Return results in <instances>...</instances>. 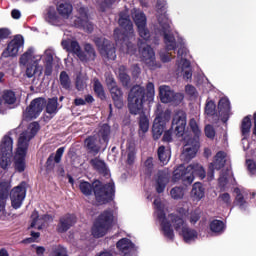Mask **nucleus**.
Returning a JSON list of instances; mask_svg holds the SVG:
<instances>
[{
  "label": "nucleus",
  "mask_w": 256,
  "mask_h": 256,
  "mask_svg": "<svg viewBox=\"0 0 256 256\" xmlns=\"http://www.w3.org/2000/svg\"><path fill=\"white\" fill-rule=\"evenodd\" d=\"M185 91L187 95H190L191 97L195 96V94L197 93V90L192 85H187Z\"/></svg>",
  "instance_id": "4d7b16f0"
},
{
  "label": "nucleus",
  "mask_w": 256,
  "mask_h": 256,
  "mask_svg": "<svg viewBox=\"0 0 256 256\" xmlns=\"http://www.w3.org/2000/svg\"><path fill=\"white\" fill-rule=\"evenodd\" d=\"M159 91L162 103H180L183 101V94H175L169 86H160Z\"/></svg>",
  "instance_id": "412c9836"
},
{
  "label": "nucleus",
  "mask_w": 256,
  "mask_h": 256,
  "mask_svg": "<svg viewBox=\"0 0 256 256\" xmlns=\"http://www.w3.org/2000/svg\"><path fill=\"white\" fill-rule=\"evenodd\" d=\"M163 140L164 141H171V131H167V132L164 133Z\"/></svg>",
  "instance_id": "69168bd1"
},
{
  "label": "nucleus",
  "mask_w": 256,
  "mask_h": 256,
  "mask_svg": "<svg viewBox=\"0 0 256 256\" xmlns=\"http://www.w3.org/2000/svg\"><path fill=\"white\" fill-rule=\"evenodd\" d=\"M75 222H76V218L74 215H66L62 217L60 219L58 231H60V233L67 231L70 227H73V225H75Z\"/></svg>",
  "instance_id": "c85d7f7f"
},
{
  "label": "nucleus",
  "mask_w": 256,
  "mask_h": 256,
  "mask_svg": "<svg viewBox=\"0 0 256 256\" xmlns=\"http://www.w3.org/2000/svg\"><path fill=\"white\" fill-rule=\"evenodd\" d=\"M26 195L27 190H25V186H23V184L16 186L11 190L10 199L13 209H19L23 205Z\"/></svg>",
  "instance_id": "6ab92c4d"
},
{
  "label": "nucleus",
  "mask_w": 256,
  "mask_h": 256,
  "mask_svg": "<svg viewBox=\"0 0 256 256\" xmlns=\"http://www.w3.org/2000/svg\"><path fill=\"white\" fill-rule=\"evenodd\" d=\"M38 131L39 124L37 122L31 123L27 131L21 133L18 138V144L14 155V165L16 171L19 173L25 171V157L27 156L29 141L35 137Z\"/></svg>",
  "instance_id": "20e7f679"
},
{
  "label": "nucleus",
  "mask_w": 256,
  "mask_h": 256,
  "mask_svg": "<svg viewBox=\"0 0 256 256\" xmlns=\"http://www.w3.org/2000/svg\"><path fill=\"white\" fill-rule=\"evenodd\" d=\"M154 207L155 214L158 217V221H160L162 232L167 239H173V237H175L173 227L175 231L183 237L185 243H191L197 239V231L190 229L187 227V224H185L184 219L187 217L189 210L182 208L179 210L181 216L169 215L165 217V203L159 198L154 200Z\"/></svg>",
  "instance_id": "f257e3e1"
},
{
  "label": "nucleus",
  "mask_w": 256,
  "mask_h": 256,
  "mask_svg": "<svg viewBox=\"0 0 256 256\" xmlns=\"http://www.w3.org/2000/svg\"><path fill=\"white\" fill-rule=\"evenodd\" d=\"M139 135H145L149 131V118L141 116L139 121Z\"/></svg>",
  "instance_id": "e433bc0d"
},
{
  "label": "nucleus",
  "mask_w": 256,
  "mask_h": 256,
  "mask_svg": "<svg viewBox=\"0 0 256 256\" xmlns=\"http://www.w3.org/2000/svg\"><path fill=\"white\" fill-rule=\"evenodd\" d=\"M218 109L220 113H224V114L229 113V111H231V103L229 102V99L227 98L220 99L218 104Z\"/></svg>",
  "instance_id": "4c0bfd02"
},
{
  "label": "nucleus",
  "mask_w": 256,
  "mask_h": 256,
  "mask_svg": "<svg viewBox=\"0 0 256 256\" xmlns=\"http://www.w3.org/2000/svg\"><path fill=\"white\" fill-rule=\"evenodd\" d=\"M86 87H87V79L78 77L76 81V89H78V91H83V89Z\"/></svg>",
  "instance_id": "09e8293b"
},
{
  "label": "nucleus",
  "mask_w": 256,
  "mask_h": 256,
  "mask_svg": "<svg viewBox=\"0 0 256 256\" xmlns=\"http://www.w3.org/2000/svg\"><path fill=\"white\" fill-rule=\"evenodd\" d=\"M51 221H53V217L49 215L39 216V213L34 211L32 213L31 227L34 229H43V227H47Z\"/></svg>",
  "instance_id": "a878e982"
},
{
  "label": "nucleus",
  "mask_w": 256,
  "mask_h": 256,
  "mask_svg": "<svg viewBox=\"0 0 256 256\" xmlns=\"http://www.w3.org/2000/svg\"><path fill=\"white\" fill-rule=\"evenodd\" d=\"M119 24L128 31V33L124 35L122 42L117 41V45H122L121 51L128 55H137L138 57H141L142 61H144L146 65L153 67L155 65V51H153V48H150L149 45L143 43L139 51H135V46H133V43L131 42L135 39L133 36V24L131 23V20L121 16Z\"/></svg>",
  "instance_id": "7ed1b4c3"
},
{
  "label": "nucleus",
  "mask_w": 256,
  "mask_h": 256,
  "mask_svg": "<svg viewBox=\"0 0 256 256\" xmlns=\"http://www.w3.org/2000/svg\"><path fill=\"white\" fill-rule=\"evenodd\" d=\"M119 79L122 81L123 85H127L129 83V76L125 73L119 74Z\"/></svg>",
  "instance_id": "052dcab7"
},
{
  "label": "nucleus",
  "mask_w": 256,
  "mask_h": 256,
  "mask_svg": "<svg viewBox=\"0 0 256 256\" xmlns=\"http://www.w3.org/2000/svg\"><path fill=\"white\" fill-rule=\"evenodd\" d=\"M105 46H99L100 53L102 55H106L108 59H115V48L109 46L107 42H104Z\"/></svg>",
  "instance_id": "f704fd0d"
},
{
  "label": "nucleus",
  "mask_w": 256,
  "mask_h": 256,
  "mask_svg": "<svg viewBox=\"0 0 256 256\" xmlns=\"http://www.w3.org/2000/svg\"><path fill=\"white\" fill-rule=\"evenodd\" d=\"M187 126V115L184 112H178L173 119L172 127L178 137L185 136V127Z\"/></svg>",
  "instance_id": "5701e85b"
},
{
  "label": "nucleus",
  "mask_w": 256,
  "mask_h": 256,
  "mask_svg": "<svg viewBox=\"0 0 256 256\" xmlns=\"http://www.w3.org/2000/svg\"><path fill=\"white\" fill-rule=\"evenodd\" d=\"M45 107V99L43 98H37L34 99L28 108H26L24 112V119H37L39 117L41 111H43V108Z\"/></svg>",
  "instance_id": "f3484780"
},
{
  "label": "nucleus",
  "mask_w": 256,
  "mask_h": 256,
  "mask_svg": "<svg viewBox=\"0 0 256 256\" xmlns=\"http://www.w3.org/2000/svg\"><path fill=\"white\" fill-rule=\"evenodd\" d=\"M113 223H117V213L112 210L104 211L94 224L92 228V235L97 238L105 237Z\"/></svg>",
  "instance_id": "9b49d317"
},
{
  "label": "nucleus",
  "mask_w": 256,
  "mask_h": 256,
  "mask_svg": "<svg viewBox=\"0 0 256 256\" xmlns=\"http://www.w3.org/2000/svg\"><path fill=\"white\" fill-rule=\"evenodd\" d=\"M11 155H13V139L4 136L0 145V167L7 169L11 165Z\"/></svg>",
  "instance_id": "ddd939ff"
},
{
  "label": "nucleus",
  "mask_w": 256,
  "mask_h": 256,
  "mask_svg": "<svg viewBox=\"0 0 256 256\" xmlns=\"http://www.w3.org/2000/svg\"><path fill=\"white\" fill-rule=\"evenodd\" d=\"M116 247L121 255L124 256H133L135 254V251H137V249L135 248V244H133V242H131V240L127 238L119 240L116 244Z\"/></svg>",
  "instance_id": "393cba45"
},
{
  "label": "nucleus",
  "mask_w": 256,
  "mask_h": 256,
  "mask_svg": "<svg viewBox=\"0 0 256 256\" xmlns=\"http://www.w3.org/2000/svg\"><path fill=\"white\" fill-rule=\"evenodd\" d=\"M189 127L194 134V137L184 135L183 140V152L181 158L185 161H189V159H193L195 155H197V151H199V137L201 136V128L195 119H191L189 122Z\"/></svg>",
  "instance_id": "0eeeda50"
},
{
  "label": "nucleus",
  "mask_w": 256,
  "mask_h": 256,
  "mask_svg": "<svg viewBox=\"0 0 256 256\" xmlns=\"http://www.w3.org/2000/svg\"><path fill=\"white\" fill-rule=\"evenodd\" d=\"M36 253H37V255H39V256H43V253H45V248H43V247H41V246L37 247V248H36Z\"/></svg>",
  "instance_id": "338daca9"
},
{
  "label": "nucleus",
  "mask_w": 256,
  "mask_h": 256,
  "mask_svg": "<svg viewBox=\"0 0 256 256\" xmlns=\"http://www.w3.org/2000/svg\"><path fill=\"white\" fill-rule=\"evenodd\" d=\"M210 229L212 233H223L225 231V224L223 221L214 220L210 224Z\"/></svg>",
  "instance_id": "c9c22d12"
},
{
  "label": "nucleus",
  "mask_w": 256,
  "mask_h": 256,
  "mask_svg": "<svg viewBox=\"0 0 256 256\" xmlns=\"http://www.w3.org/2000/svg\"><path fill=\"white\" fill-rule=\"evenodd\" d=\"M199 221V214L197 212H193L190 214V223H197Z\"/></svg>",
  "instance_id": "680f3d73"
},
{
  "label": "nucleus",
  "mask_w": 256,
  "mask_h": 256,
  "mask_svg": "<svg viewBox=\"0 0 256 256\" xmlns=\"http://www.w3.org/2000/svg\"><path fill=\"white\" fill-rule=\"evenodd\" d=\"M11 16L13 19H21V11L14 9L11 12Z\"/></svg>",
  "instance_id": "e2e57ef3"
},
{
  "label": "nucleus",
  "mask_w": 256,
  "mask_h": 256,
  "mask_svg": "<svg viewBox=\"0 0 256 256\" xmlns=\"http://www.w3.org/2000/svg\"><path fill=\"white\" fill-rule=\"evenodd\" d=\"M170 119L171 114L169 112L161 113L155 118L152 128L154 139H159V137L163 135V132L165 131V125H167Z\"/></svg>",
  "instance_id": "dca6fc26"
},
{
  "label": "nucleus",
  "mask_w": 256,
  "mask_h": 256,
  "mask_svg": "<svg viewBox=\"0 0 256 256\" xmlns=\"http://www.w3.org/2000/svg\"><path fill=\"white\" fill-rule=\"evenodd\" d=\"M215 102L208 100L206 103L205 113L207 115H213L215 113Z\"/></svg>",
  "instance_id": "49530a36"
},
{
  "label": "nucleus",
  "mask_w": 256,
  "mask_h": 256,
  "mask_svg": "<svg viewBox=\"0 0 256 256\" xmlns=\"http://www.w3.org/2000/svg\"><path fill=\"white\" fill-rule=\"evenodd\" d=\"M225 157H227V154H225V152L220 151L216 154V156L214 157V162L211 163L208 167L207 177L209 181L213 179V171H215V169L219 170L225 166Z\"/></svg>",
  "instance_id": "b1692460"
},
{
  "label": "nucleus",
  "mask_w": 256,
  "mask_h": 256,
  "mask_svg": "<svg viewBox=\"0 0 256 256\" xmlns=\"http://www.w3.org/2000/svg\"><path fill=\"white\" fill-rule=\"evenodd\" d=\"M195 177L199 179H205V169L200 164H191L185 168V166H178L173 173L172 181H179L182 179L187 185H191L195 180Z\"/></svg>",
  "instance_id": "6e6552de"
},
{
  "label": "nucleus",
  "mask_w": 256,
  "mask_h": 256,
  "mask_svg": "<svg viewBox=\"0 0 256 256\" xmlns=\"http://www.w3.org/2000/svg\"><path fill=\"white\" fill-rule=\"evenodd\" d=\"M62 47L63 49H66L68 53H74V55H77L81 61H87V59L95 58V50H93V47L90 44L85 45V53L81 51V47L77 41L63 40Z\"/></svg>",
  "instance_id": "f8f14e48"
},
{
  "label": "nucleus",
  "mask_w": 256,
  "mask_h": 256,
  "mask_svg": "<svg viewBox=\"0 0 256 256\" xmlns=\"http://www.w3.org/2000/svg\"><path fill=\"white\" fill-rule=\"evenodd\" d=\"M51 256H67V250L63 246H56Z\"/></svg>",
  "instance_id": "a18cd8bd"
},
{
  "label": "nucleus",
  "mask_w": 256,
  "mask_h": 256,
  "mask_svg": "<svg viewBox=\"0 0 256 256\" xmlns=\"http://www.w3.org/2000/svg\"><path fill=\"white\" fill-rule=\"evenodd\" d=\"M160 57H161V60L164 62V63H168V61H171V53H161L160 54Z\"/></svg>",
  "instance_id": "bf43d9fd"
},
{
  "label": "nucleus",
  "mask_w": 256,
  "mask_h": 256,
  "mask_svg": "<svg viewBox=\"0 0 256 256\" xmlns=\"http://www.w3.org/2000/svg\"><path fill=\"white\" fill-rule=\"evenodd\" d=\"M106 84L111 93L115 107H117V109H122L123 108V92H121V89L117 87V83H115V79H113V77L111 76H108L106 78Z\"/></svg>",
  "instance_id": "2eb2a0df"
},
{
  "label": "nucleus",
  "mask_w": 256,
  "mask_h": 256,
  "mask_svg": "<svg viewBox=\"0 0 256 256\" xmlns=\"http://www.w3.org/2000/svg\"><path fill=\"white\" fill-rule=\"evenodd\" d=\"M133 18L135 21V24L138 28V33L140 35V37L142 39H144V41H147V39H149L150 35H149V31L147 30V28H145V25L147 23V18L145 17V14H143V12L134 10L133 11Z\"/></svg>",
  "instance_id": "aec40b11"
},
{
  "label": "nucleus",
  "mask_w": 256,
  "mask_h": 256,
  "mask_svg": "<svg viewBox=\"0 0 256 256\" xmlns=\"http://www.w3.org/2000/svg\"><path fill=\"white\" fill-rule=\"evenodd\" d=\"M74 25L76 27H83L88 32L93 31V24L89 21V17L87 16V8L81 7L78 10V14L74 18Z\"/></svg>",
  "instance_id": "4be33fe9"
},
{
  "label": "nucleus",
  "mask_w": 256,
  "mask_h": 256,
  "mask_svg": "<svg viewBox=\"0 0 256 256\" xmlns=\"http://www.w3.org/2000/svg\"><path fill=\"white\" fill-rule=\"evenodd\" d=\"M75 105H85V100L83 98H76Z\"/></svg>",
  "instance_id": "774afa93"
},
{
  "label": "nucleus",
  "mask_w": 256,
  "mask_h": 256,
  "mask_svg": "<svg viewBox=\"0 0 256 256\" xmlns=\"http://www.w3.org/2000/svg\"><path fill=\"white\" fill-rule=\"evenodd\" d=\"M159 23L161 25L164 35V42L166 48L169 51H173V49L181 45V48H179L178 50L176 75H178V77H183V79L186 80L191 79V77H193V73L191 72V64L185 59V57H187L185 40L179 35L171 33V22L169 21V19H167V17H164V21L159 18Z\"/></svg>",
  "instance_id": "f03ea898"
},
{
  "label": "nucleus",
  "mask_w": 256,
  "mask_h": 256,
  "mask_svg": "<svg viewBox=\"0 0 256 256\" xmlns=\"http://www.w3.org/2000/svg\"><path fill=\"white\" fill-rule=\"evenodd\" d=\"M11 184L9 182L0 183V213H5V201L9 195Z\"/></svg>",
  "instance_id": "cd10ccee"
},
{
  "label": "nucleus",
  "mask_w": 256,
  "mask_h": 256,
  "mask_svg": "<svg viewBox=\"0 0 256 256\" xmlns=\"http://www.w3.org/2000/svg\"><path fill=\"white\" fill-rule=\"evenodd\" d=\"M241 132H242V145L244 151H247L250 149L251 144L249 143V140L247 137H249V133H251V118L249 116L245 117L242 121V126H241Z\"/></svg>",
  "instance_id": "bb28decb"
},
{
  "label": "nucleus",
  "mask_w": 256,
  "mask_h": 256,
  "mask_svg": "<svg viewBox=\"0 0 256 256\" xmlns=\"http://www.w3.org/2000/svg\"><path fill=\"white\" fill-rule=\"evenodd\" d=\"M205 134L209 139H213V137H215V130L213 129V126L207 125L205 127Z\"/></svg>",
  "instance_id": "864d4df0"
},
{
  "label": "nucleus",
  "mask_w": 256,
  "mask_h": 256,
  "mask_svg": "<svg viewBox=\"0 0 256 256\" xmlns=\"http://www.w3.org/2000/svg\"><path fill=\"white\" fill-rule=\"evenodd\" d=\"M90 164L95 171H98L99 173H107V165L105 164V161L100 158H93L90 161Z\"/></svg>",
  "instance_id": "473e14b6"
},
{
  "label": "nucleus",
  "mask_w": 256,
  "mask_h": 256,
  "mask_svg": "<svg viewBox=\"0 0 256 256\" xmlns=\"http://www.w3.org/2000/svg\"><path fill=\"white\" fill-rule=\"evenodd\" d=\"M85 145H87L88 149H93L95 147V138L90 137L85 140Z\"/></svg>",
  "instance_id": "13d9d810"
},
{
  "label": "nucleus",
  "mask_w": 256,
  "mask_h": 256,
  "mask_svg": "<svg viewBox=\"0 0 256 256\" xmlns=\"http://www.w3.org/2000/svg\"><path fill=\"white\" fill-rule=\"evenodd\" d=\"M63 153H65V148H59L56 151V155H55V163H60L61 162V157H63Z\"/></svg>",
  "instance_id": "5fc2aeb1"
},
{
  "label": "nucleus",
  "mask_w": 256,
  "mask_h": 256,
  "mask_svg": "<svg viewBox=\"0 0 256 256\" xmlns=\"http://www.w3.org/2000/svg\"><path fill=\"white\" fill-rule=\"evenodd\" d=\"M41 61V55L35 54V49H28L20 57V65H23L26 68L27 77H33L34 75H41L43 73V66L39 65Z\"/></svg>",
  "instance_id": "9d476101"
},
{
  "label": "nucleus",
  "mask_w": 256,
  "mask_h": 256,
  "mask_svg": "<svg viewBox=\"0 0 256 256\" xmlns=\"http://www.w3.org/2000/svg\"><path fill=\"white\" fill-rule=\"evenodd\" d=\"M79 189L83 195H86V197H89L94 191L97 205H105V203H109V201L113 199V193H115V185L113 183L103 186L99 181H96L91 185V183L81 180Z\"/></svg>",
  "instance_id": "39448f33"
},
{
  "label": "nucleus",
  "mask_w": 256,
  "mask_h": 256,
  "mask_svg": "<svg viewBox=\"0 0 256 256\" xmlns=\"http://www.w3.org/2000/svg\"><path fill=\"white\" fill-rule=\"evenodd\" d=\"M220 203H224V205H231V196L229 193H223L219 196Z\"/></svg>",
  "instance_id": "8fccbe9b"
},
{
  "label": "nucleus",
  "mask_w": 256,
  "mask_h": 256,
  "mask_svg": "<svg viewBox=\"0 0 256 256\" xmlns=\"http://www.w3.org/2000/svg\"><path fill=\"white\" fill-rule=\"evenodd\" d=\"M11 35L9 28H0V39H7Z\"/></svg>",
  "instance_id": "6e6d98bb"
},
{
  "label": "nucleus",
  "mask_w": 256,
  "mask_h": 256,
  "mask_svg": "<svg viewBox=\"0 0 256 256\" xmlns=\"http://www.w3.org/2000/svg\"><path fill=\"white\" fill-rule=\"evenodd\" d=\"M170 195L173 199H182L185 195V190L181 187H175L170 191Z\"/></svg>",
  "instance_id": "79ce46f5"
},
{
  "label": "nucleus",
  "mask_w": 256,
  "mask_h": 256,
  "mask_svg": "<svg viewBox=\"0 0 256 256\" xmlns=\"http://www.w3.org/2000/svg\"><path fill=\"white\" fill-rule=\"evenodd\" d=\"M72 13L73 6L67 2H61L57 5V10L55 7H49L47 9L45 19L50 25H61L63 19H69Z\"/></svg>",
  "instance_id": "1a4fd4ad"
},
{
  "label": "nucleus",
  "mask_w": 256,
  "mask_h": 256,
  "mask_svg": "<svg viewBox=\"0 0 256 256\" xmlns=\"http://www.w3.org/2000/svg\"><path fill=\"white\" fill-rule=\"evenodd\" d=\"M60 83L64 89H69L71 87V80H69V75L66 72H61Z\"/></svg>",
  "instance_id": "37998d69"
},
{
  "label": "nucleus",
  "mask_w": 256,
  "mask_h": 256,
  "mask_svg": "<svg viewBox=\"0 0 256 256\" xmlns=\"http://www.w3.org/2000/svg\"><path fill=\"white\" fill-rule=\"evenodd\" d=\"M246 166L247 169L250 173H252V175H254V173H256V163L253 160H246Z\"/></svg>",
  "instance_id": "3c124183"
},
{
  "label": "nucleus",
  "mask_w": 256,
  "mask_h": 256,
  "mask_svg": "<svg viewBox=\"0 0 256 256\" xmlns=\"http://www.w3.org/2000/svg\"><path fill=\"white\" fill-rule=\"evenodd\" d=\"M102 137V143H107L109 141V126L104 125L102 131H100Z\"/></svg>",
  "instance_id": "de8ad7c7"
},
{
  "label": "nucleus",
  "mask_w": 256,
  "mask_h": 256,
  "mask_svg": "<svg viewBox=\"0 0 256 256\" xmlns=\"http://www.w3.org/2000/svg\"><path fill=\"white\" fill-rule=\"evenodd\" d=\"M155 97V86L153 83L147 85V93L145 96V90L141 86H134L128 96V107L130 113L133 115H141L143 113V101H153Z\"/></svg>",
  "instance_id": "423d86ee"
},
{
  "label": "nucleus",
  "mask_w": 256,
  "mask_h": 256,
  "mask_svg": "<svg viewBox=\"0 0 256 256\" xmlns=\"http://www.w3.org/2000/svg\"><path fill=\"white\" fill-rule=\"evenodd\" d=\"M169 183V174L164 172H159L156 178V191L157 193H163L165 187Z\"/></svg>",
  "instance_id": "c756f323"
},
{
  "label": "nucleus",
  "mask_w": 256,
  "mask_h": 256,
  "mask_svg": "<svg viewBox=\"0 0 256 256\" xmlns=\"http://www.w3.org/2000/svg\"><path fill=\"white\" fill-rule=\"evenodd\" d=\"M191 197L194 201H201L205 197V188L202 183H195L191 191Z\"/></svg>",
  "instance_id": "7c9ffc66"
},
{
  "label": "nucleus",
  "mask_w": 256,
  "mask_h": 256,
  "mask_svg": "<svg viewBox=\"0 0 256 256\" xmlns=\"http://www.w3.org/2000/svg\"><path fill=\"white\" fill-rule=\"evenodd\" d=\"M53 55H55V52H53V49H47L44 52V57L46 59V75H51V63H53Z\"/></svg>",
  "instance_id": "72a5a7b5"
},
{
  "label": "nucleus",
  "mask_w": 256,
  "mask_h": 256,
  "mask_svg": "<svg viewBox=\"0 0 256 256\" xmlns=\"http://www.w3.org/2000/svg\"><path fill=\"white\" fill-rule=\"evenodd\" d=\"M128 153V163H133L135 161V144H129L127 147Z\"/></svg>",
  "instance_id": "c03bdc74"
},
{
  "label": "nucleus",
  "mask_w": 256,
  "mask_h": 256,
  "mask_svg": "<svg viewBox=\"0 0 256 256\" xmlns=\"http://www.w3.org/2000/svg\"><path fill=\"white\" fill-rule=\"evenodd\" d=\"M25 44V40L23 39V36L17 35L15 36L8 44L7 47L2 52V57L5 59L9 57H17L19 55V49L23 47Z\"/></svg>",
  "instance_id": "4468645a"
},
{
  "label": "nucleus",
  "mask_w": 256,
  "mask_h": 256,
  "mask_svg": "<svg viewBox=\"0 0 256 256\" xmlns=\"http://www.w3.org/2000/svg\"><path fill=\"white\" fill-rule=\"evenodd\" d=\"M3 101L6 105H13L17 101V98L15 97V92L5 91L3 93Z\"/></svg>",
  "instance_id": "ea45409f"
},
{
  "label": "nucleus",
  "mask_w": 256,
  "mask_h": 256,
  "mask_svg": "<svg viewBox=\"0 0 256 256\" xmlns=\"http://www.w3.org/2000/svg\"><path fill=\"white\" fill-rule=\"evenodd\" d=\"M158 158L163 165H167L171 159V149L160 146L158 148Z\"/></svg>",
  "instance_id": "2f4dec72"
},
{
  "label": "nucleus",
  "mask_w": 256,
  "mask_h": 256,
  "mask_svg": "<svg viewBox=\"0 0 256 256\" xmlns=\"http://www.w3.org/2000/svg\"><path fill=\"white\" fill-rule=\"evenodd\" d=\"M57 98H52L48 100L47 106H46V112L49 115H55L57 113Z\"/></svg>",
  "instance_id": "58836bf2"
},
{
  "label": "nucleus",
  "mask_w": 256,
  "mask_h": 256,
  "mask_svg": "<svg viewBox=\"0 0 256 256\" xmlns=\"http://www.w3.org/2000/svg\"><path fill=\"white\" fill-rule=\"evenodd\" d=\"M45 107V99L43 98H37L34 99L28 108H26L24 112V119H37L39 117L41 111H43V108Z\"/></svg>",
  "instance_id": "a211bd4d"
},
{
  "label": "nucleus",
  "mask_w": 256,
  "mask_h": 256,
  "mask_svg": "<svg viewBox=\"0 0 256 256\" xmlns=\"http://www.w3.org/2000/svg\"><path fill=\"white\" fill-rule=\"evenodd\" d=\"M94 91L99 99H105V90H103V85H101L98 79H94Z\"/></svg>",
  "instance_id": "a19ab883"
},
{
  "label": "nucleus",
  "mask_w": 256,
  "mask_h": 256,
  "mask_svg": "<svg viewBox=\"0 0 256 256\" xmlns=\"http://www.w3.org/2000/svg\"><path fill=\"white\" fill-rule=\"evenodd\" d=\"M145 167H147V169H151V167H153V158H148L145 163H144Z\"/></svg>",
  "instance_id": "0e129e2a"
},
{
  "label": "nucleus",
  "mask_w": 256,
  "mask_h": 256,
  "mask_svg": "<svg viewBox=\"0 0 256 256\" xmlns=\"http://www.w3.org/2000/svg\"><path fill=\"white\" fill-rule=\"evenodd\" d=\"M235 193L237 205H239V207H243V203H245V200H243V194H241V191L239 189H236Z\"/></svg>",
  "instance_id": "603ef678"
}]
</instances>
